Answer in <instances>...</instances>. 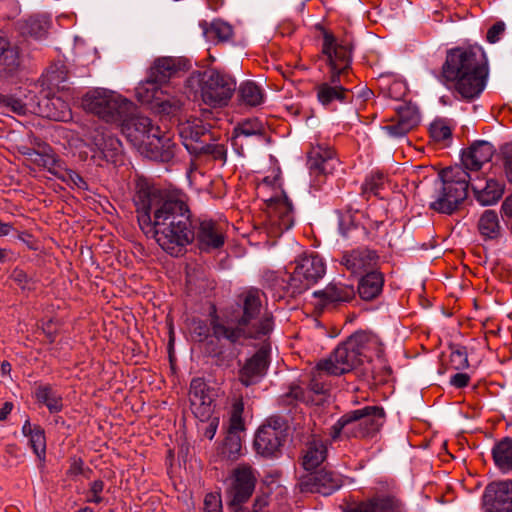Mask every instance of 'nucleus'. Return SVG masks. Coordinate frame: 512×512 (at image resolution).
Listing matches in <instances>:
<instances>
[{
  "label": "nucleus",
  "instance_id": "obj_47",
  "mask_svg": "<svg viewBox=\"0 0 512 512\" xmlns=\"http://www.w3.org/2000/svg\"><path fill=\"white\" fill-rule=\"evenodd\" d=\"M48 28L49 22L47 20L31 17L25 23L24 33L35 39H41L47 34Z\"/></svg>",
  "mask_w": 512,
  "mask_h": 512
},
{
  "label": "nucleus",
  "instance_id": "obj_45",
  "mask_svg": "<svg viewBox=\"0 0 512 512\" xmlns=\"http://www.w3.org/2000/svg\"><path fill=\"white\" fill-rule=\"evenodd\" d=\"M449 365L453 370H463L469 366L466 348L457 344L450 345Z\"/></svg>",
  "mask_w": 512,
  "mask_h": 512
},
{
  "label": "nucleus",
  "instance_id": "obj_32",
  "mask_svg": "<svg viewBox=\"0 0 512 512\" xmlns=\"http://www.w3.org/2000/svg\"><path fill=\"white\" fill-rule=\"evenodd\" d=\"M145 102L155 101L160 113L175 115L182 108L183 102L176 95H166L161 87H152L149 92V99Z\"/></svg>",
  "mask_w": 512,
  "mask_h": 512
},
{
  "label": "nucleus",
  "instance_id": "obj_4",
  "mask_svg": "<svg viewBox=\"0 0 512 512\" xmlns=\"http://www.w3.org/2000/svg\"><path fill=\"white\" fill-rule=\"evenodd\" d=\"M353 46L347 41L338 43L335 36L325 31L323 35L322 53L327 57L330 66V83H322L317 86V98L323 105H329L335 100L351 102L353 95L350 89L341 85L348 81L350 65L352 61Z\"/></svg>",
  "mask_w": 512,
  "mask_h": 512
},
{
  "label": "nucleus",
  "instance_id": "obj_14",
  "mask_svg": "<svg viewBox=\"0 0 512 512\" xmlns=\"http://www.w3.org/2000/svg\"><path fill=\"white\" fill-rule=\"evenodd\" d=\"M257 471L249 464L236 466L231 473V483L227 489L228 505L247 502L257 483Z\"/></svg>",
  "mask_w": 512,
  "mask_h": 512
},
{
  "label": "nucleus",
  "instance_id": "obj_28",
  "mask_svg": "<svg viewBox=\"0 0 512 512\" xmlns=\"http://www.w3.org/2000/svg\"><path fill=\"white\" fill-rule=\"evenodd\" d=\"M485 498L491 501V512H512V481L489 485Z\"/></svg>",
  "mask_w": 512,
  "mask_h": 512
},
{
  "label": "nucleus",
  "instance_id": "obj_7",
  "mask_svg": "<svg viewBox=\"0 0 512 512\" xmlns=\"http://www.w3.org/2000/svg\"><path fill=\"white\" fill-rule=\"evenodd\" d=\"M83 109L107 123H118L135 110V104L115 91L95 88L86 92L81 101Z\"/></svg>",
  "mask_w": 512,
  "mask_h": 512
},
{
  "label": "nucleus",
  "instance_id": "obj_20",
  "mask_svg": "<svg viewBox=\"0 0 512 512\" xmlns=\"http://www.w3.org/2000/svg\"><path fill=\"white\" fill-rule=\"evenodd\" d=\"M307 165L312 175L326 176L336 169L339 161L332 148L317 144L308 152Z\"/></svg>",
  "mask_w": 512,
  "mask_h": 512
},
{
  "label": "nucleus",
  "instance_id": "obj_2",
  "mask_svg": "<svg viewBox=\"0 0 512 512\" xmlns=\"http://www.w3.org/2000/svg\"><path fill=\"white\" fill-rule=\"evenodd\" d=\"M487 75L484 53L457 47L447 51L439 78L445 84L454 82L457 93L472 100L484 90Z\"/></svg>",
  "mask_w": 512,
  "mask_h": 512
},
{
  "label": "nucleus",
  "instance_id": "obj_46",
  "mask_svg": "<svg viewBox=\"0 0 512 512\" xmlns=\"http://www.w3.org/2000/svg\"><path fill=\"white\" fill-rule=\"evenodd\" d=\"M55 177L70 186H75L82 190H88V184L83 177L74 170L64 167V165H62L59 171L55 172Z\"/></svg>",
  "mask_w": 512,
  "mask_h": 512
},
{
  "label": "nucleus",
  "instance_id": "obj_9",
  "mask_svg": "<svg viewBox=\"0 0 512 512\" xmlns=\"http://www.w3.org/2000/svg\"><path fill=\"white\" fill-rule=\"evenodd\" d=\"M190 67L189 60L183 57L163 56L156 58L147 71L145 81L137 86V96L141 100H148L150 88L167 84L171 79L186 73Z\"/></svg>",
  "mask_w": 512,
  "mask_h": 512
},
{
  "label": "nucleus",
  "instance_id": "obj_63",
  "mask_svg": "<svg viewBox=\"0 0 512 512\" xmlns=\"http://www.w3.org/2000/svg\"><path fill=\"white\" fill-rule=\"evenodd\" d=\"M84 462L81 458H74L70 464L67 474L70 476H77L83 473Z\"/></svg>",
  "mask_w": 512,
  "mask_h": 512
},
{
  "label": "nucleus",
  "instance_id": "obj_53",
  "mask_svg": "<svg viewBox=\"0 0 512 512\" xmlns=\"http://www.w3.org/2000/svg\"><path fill=\"white\" fill-rule=\"evenodd\" d=\"M430 134L435 141H444L451 138L452 130L448 125L439 121L431 125Z\"/></svg>",
  "mask_w": 512,
  "mask_h": 512
},
{
  "label": "nucleus",
  "instance_id": "obj_39",
  "mask_svg": "<svg viewBox=\"0 0 512 512\" xmlns=\"http://www.w3.org/2000/svg\"><path fill=\"white\" fill-rule=\"evenodd\" d=\"M239 100L248 106H257L263 101L261 89L251 81L244 82L238 89Z\"/></svg>",
  "mask_w": 512,
  "mask_h": 512
},
{
  "label": "nucleus",
  "instance_id": "obj_29",
  "mask_svg": "<svg viewBox=\"0 0 512 512\" xmlns=\"http://www.w3.org/2000/svg\"><path fill=\"white\" fill-rule=\"evenodd\" d=\"M286 438L279 436L271 428H259L254 438V448L263 457H275L281 452Z\"/></svg>",
  "mask_w": 512,
  "mask_h": 512
},
{
  "label": "nucleus",
  "instance_id": "obj_51",
  "mask_svg": "<svg viewBox=\"0 0 512 512\" xmlns=\"http://www.w3.org/2000/svg\"><path fill=\"white\" fill-rule=\"evenodd\" d=\"M384 185V176L382 173H376L371 177L367 178L362 186V190L364 194L372 193L374 195H379L380 189Z\"/></svg>",
  "mask_w": 512,
  "mask_h": 512
},
{
  "label": "nucleus",
  "instance_id": "obj_18",
  "mask_svg": "<svg viewBox=\"0 0 512 512\" xmlns=\"http://www.w3.org/2000/svg\"><path fill=\"white\" fill-rule=\"evenodd\" d=\"M268 217L272 225L277 226L281 232L290 229L294 224L293 205L288 197L282 193L265 201Z\"/></svg>",
  "mask_w": 512,
  "mask_h": 512
},
{
  "label": "nucleus",
  "instance_id": "obj_61",
  "mask_svg": "<svg viewBox=\"0 0 512 512\" xmlns=\"http://www.w3.org/2000/svg\"><path fill=\"white\" fill-rule=\"evenodd\" d=\"M210 328L204 321H197L194 323L193 332L199 338V341H203L209 336Z\"/></svg>",
  "mask_w": 512,
  "mask_h": 512
},
{
  "label": "nucleus",
  "instance_id": "obj_13",
  "mask_svg": "<svg viewBox=\"0 0 512 512\" xmlns=\"http://www.w3.org/2000/svg\"><path fill=\"white\" fill-rule=\"evenodd\" d=\"M244 403L242 399L234 401L231 407L229 427L221 447V455L229 461H236L244 455L241 433L245 431L242 418Z\"/></svg>",
  "mask_w": 512,
  "mask_h": 512
},
{
  "label": "nucleus",
  "instance_id": "obj_22",
  "mask_svg": "<svg viewBox=\"0 0 512 512\" xmlns=\"http://www.w3.org/2000/svg\"><path fill=\"white\" fill-rule=\"evenodd\" d=\"M494 147L487 141H476L461 155L462 167L468 174L482 173V166L489 162L494 155Z\"/></svg>",
  "mask_w": 512,
  "mask_h": 512
},
{
  "label": "nucleus",
  "instance_id": "obj_30",
  "mask_svg": "<svg viewBox=\"0 0 512 512\" xmlns=\"http://www.w3.org/2000/svg\"><path fill=\"white\" fill-rule=\"evenodd\" d=\"M384 276L381 272L372 270L364 274L358 283V294L362 300L371 301L382 292Z\"/></svg>",
  "mask_w": 512,
  "mask_h": 512
},
{
  "label": "nucleus",
  "instance_id": "obj_3",
  "mask_svg": "<svg viewBox=\"0 0 512 512\" xmlns=\"http://www.w3.org/2000/svg\"><path fill=\"white\" fill-rule=\"evenodd\" d=\"M241 314L235 318L234 326H226L215 317L211 320L213 336L236 343L241 339H260L273 330L270 313L261 315L260 290L251 288L239 295Z\"/></svg>",
  "mask_w": 512,
  "mask_h": 512
},
{
  "label": "nucleus",
  "instance_id": "obj_62",
  "mask_svg": "<svg viewBox=\"0 0 512 512\" xmlns=\"http://www.w3.org/2000/svg\"><path fill=\"white\" fill-rule=\"evenodd\" d=\"M470 382V376L466 373H456L450 379V384L456 388H464Z\"/></svg>",
  "mask_w": 512,
  "mask_h": 512
},
{
  "label": "nucleus",
  "instance_id": "obj_27",
  "mask_svg": "<svg viewBox=\"0 0 512 512\" xmlns=\"http://www.w3.org/2000/svg\"><path fill=\"white\" fill-rule=\"evenodd\" d=\"M21 54L18 46L0 34V79H8L21 69Z\"/></svg>",
  "mask_w": 512,
  "mask_h": 512
},
{
  "label": "nucleus",
  "instance_id": "obj_23",
  "mask_svg": "<svg viewBox=\"0 0 512 512\" xmlns=\"http://www.w3.org/2000/svg\"><path fill=\"white\" fill-rule=\"evenodd\" d=\"M195 239L201 251L210 252L223 247L225 234L215 221L200 220L195 224Z\"/></svg>",
  "mask_w": 512,
  "mask_h": 512
},
{
  "label": "nucleus",
  "instance_id": "obj_56",
  "mask_svg": "<svg viewBox=\"0 0 512 512\" xmlns=\"http://www.w3.org/2000/svg\"><path fill=\"white\" fill-rule=\"evenodd\" d=\"M502 154L507 179L512 183V144H506L503 147Z\"/></svg>",
  "mask_w": 512,
  "mask_h": 512
},
{
  "label": "nucleus",
  "instance_id": "obj_33",
  "mask_svg": "<svg viewBox=\"0 0 512 512\" xmlns=\"http://www.w3.org/2000/svg\"><path fill=\"white\" fill-rule=\"evenodd\" d=\"M477 229L483 240H498L502 236V226L494 210H485L480 216Z\"/></svg>",
  "mask_w": 512,
  "mask_h": 512
},
{
  "label": "nucleus",
  "instance_id": "obj_43",
  "mask_svg": "<svg viewBox=\"0 0 512 512\" xmlns=\"http://www.w3.org/2000/svg\"><path fill=\"white\" fill-rule=\"evenodd\" d=\"M397 118L409 128H415L420 122L419 111L416 106L403 104L397 108Z\"/></svg>",
  "mask_w": 512,
  "mask_h": 512
},
{
  "label": "nucleus",
  "instance_id": "obj_55",
  "mask_svg": "<svg viewBox=\"0 0 512 512\" xmlns=\"http://www.w3.org/2000/svg\"><path fill=\"white\" fill-rule=\"evenodd\" d=\"M506 29L503 21H497L487 31L486 39L489 43H496Z\"/></svg>",
  "mask_w": 512,
  "mask_h": 512
},
{
  "label": "nucleus",
  "instance_id": "obj_37",
  "mask_svg": "<svg viewBox=\"0 0 512 512\" xmlns=\"http://www.w3.org/2000/svg\"><path fill=\"white\" fill-rule=\"evenodd\" d=\"M494 462L502 471H512V439L504 438L492 450Z\"/></svg>",
  "mask_w": 512,
  "mask_h": 512
},
{
  "label": "nucleus",
  "instance_id": "obj_36",
  "mask_svg": "<svg viewBox=\"0 0 512 512\" xmlns=\"http://www.w3.org/2000/svg\"><path fill=\"white\" fill-rule=\"evenodd\" d=\"M189 400L192 406H198L203 409V413L210 411L212 398L209 394V388L202 378H194L190 383Z\"/></svg>",
  "mask_w": 512,
  "mask_h": 512
},
{
  "label": "nucleus",
  "instance_id": "obj_64",
  "mask_svg": "<svg viewBox=\"0 0 512 512\" xmlns=\"http://www.w3.org/2000/svg\"><path fill=\"white\" fill-rule=\"evenodd\" d=\"M53 321L52 319L43 323L42 330L48 340L49 343H53L56 338V331L52 329Z\"/></svg>",
  "mask_w": 512,
  "mask_h": 512
},
{
  "label": "nucleus",
  "instance_id": "obj_54",
  "mask_svg": "<svg viewBox=\"0 0 512 512\" xmlns=\"http://www.w3.org/2000/svg\"><path fill=\"white\" fill-rule=\"evenodd\" d=\"M285 397L305 403L314 402V400L310 398L309 392L297 385L291 386L289 392L285 394Z\"/></svg>",
  "mask_w": 512,
  "mask_h": 512
},
{
  "label": "nucleus",
  "instance_id": "obj_16",
  "mask_svg": "<svg viewBox=\"0 0 512 512\" xmlns=\"http://www.w3.org/2000/svg\"><path fill=\"white\" fill-rule=\"evenodd\" d=\"M118 123L125 137L138 148L160 133V127L154 126L150 118L137 115L136 109L129 116L121 118Z\"/></svg>",
  "mask_w": 512,
  "mask_h": 512
},
{
  "label": "nucleus",
  "instance_id": "obj_49",
  "mask_svg": "<svg viewBox=\"0 0 512 512\" xmlns=\"http://www.w3.org/2000/svg\"><path fill=\"white\" fill-rule=\"evenodd\" d=\"M202 155H211L214 160H219L225 163L227 159V149L223 144L208 141L204 145V149L201 150V156Z\"/></svg>",
  "mask_w": 512,
  "mask_h": 512
},
{
  "label": "nucleus",
  "instance_id": "obj_10",
  "mask_svg": "<svg viewBox=\"0 0 512 512\" xmlns=\"http://www.w3.org/2000/svg\"><path fill=\"white\" fill-rule=\"evenodd\" d=\"M235 90V80L216 70L204 73L200 81L201 99L204 104L213 108L226 106Z\"/></svg>",
  "mask_w": 512,
  "mask_h": 512
},
{
  "label": "nucleus",
  "instance_id": "obj_6",
  "mask_svg": "<svg viewBox=\"0 0 512 512\" xmlns=\"http://www.w3.org/2000/svg\"><path fill=\"white\" fill-rule=\"evenodd\" d=\"M378 340L365 331H357L340 343L325 359L319 361V369H325L328 375L340 376L356 369L365 357V352Z\"/></svg>",
  "mask_w": 512,
  "mask_h": 512
},
{
  "label": "nucleus",
  "instance_id": "obj_12",
  "mask_svg": "<svg viewBox=\"0 0 512 512\" xmlns=\"http://www.w3.org/2000/svg\"><path fill=\"white\" fill-rule=\"evenodd\" d=\"M342 485V476L331 468L323 466L301 474L296 487L301 493H318L329 496L340 489Z\"/></svg>",
  "mask_w": 512,
  "mask_h": 512
},
{
  "label": "nucleus",
  "instance_id": "obj_52",
  "mask_svg": "<svg viewBox=\"0 0 512 512\" xmlns=\"http://www.w3.org/2000/svg\"><path fill=\"white\" fill-rule=\"evenodd\" d=\"M271 428L277 432L279 436L286 438V431L288 429L287 421L281 416H271L266 420V423L261 428Z\"/></svg>",
  "mask_w": 512,
  "mask_h": 512
},
{
  "label": "nucleus",
  "instance_id": "obj_17",
  "mask_svg": "<svg viewBox=\"0 0 512 512\" xmlns=\"http://www.w3.org/2000/svg\"><path fill=\"white\" fill-rule=\"evenodd\" d=\"M356 290L352 284L332 281L324 289L313 292V297L319 299V305L338 307L355 299Z\"/></svg>",
  "mask_w": 512,
  "mask_h": 512
},
{
  "label": "nucleus",
  "instance_id": "obj_60",
  "mask_svg": "<svg viewBox=\"0 0 512 512\" xmlns=\"http://www.w3.org/2000/svg\"><path fill=\"white\" fill-rule=\"evenodd\" d=\"M5 105L9 107L13 112L19 115H23L26 113V106L20 99L8 97L5 100Z\"/></svg>",
  "mask_w": 512,
  "mask_h": 512
},
{
  "label": "nucleus",
  "instance_id": "obj_34",
  "mask_svg": "<svg viewBox=\"0 0 512 512\" xmlns=\"http://www.w3.org/2000/svg\"><path fill=\"white\" fill-rule=\"evenodd\" d=\"M25 154L30 157L34 164L47 169L54 176L55 172L59 171L63 165V162L53 153V150L48 145H44L42 150L39 151L30 149Z\"/></svg>",
  "mask_w": 512,
  "mask_h": 512
},
{
  "label": "nucleus",
  "instance_id": "obj_44",
  "mask_svg": "<svg viewBox=\"0 0 512 512\" xmlns=\"http://www.w3.org/2000/svg\"><path fill=\"white\" fill-rule=\"evenodd\" d=\"M48 106L51 105L55 108V111H50L47 117L55 121H68L71 119V110L69 105L63 101L60 97H52L48 100Z\"/></svg>",
  "mask_w": 512,
  "mask_h": 512
},
{
  "label": "nucleus",
  "instance_id": "obj_41",
  "mask_svg": "<svg viewBox=\"0 0 512 512\" xmlns=\"http://www.w3.org/2000/svg\"><path fill=\"white\" fill-rule=\"evenodd\" d=\"M204 34L209 40L227 42L231 40L233 36V28L228 23L217 20L213 21L208 28L204 29Z\"/></svg>",
  "mask_w": 512,
  "mask_h": 512
},
{
  "label": "nucleus",
  "instance_id": "obj_31",
  "mask_svg": "<svg viewBox=\"0 0 512 512\" xmlns=\"http://www.w3.org/2000/svg\"><path fill=\"white\" fill-rule=\"evenodd\" d=\"M327 457V447L321 439L313 437L306 444L302 457V466L305 472L321 468Z\"/></svg>",
  "mask_w": 512,
  "mask_h": 512
},
{
  "label": "nucleus",
  "instance_id": "obj_35",
  "mask_svg": "<svg viewBox=\"0 0 512 512\" xmlns=\"http://www.w3.org/2000/svg\"><path fill=\"white\" fill-rule=\"evenodd\" d=\"M395 501L392 497H374L353 506L346 507L344 512H394Z\"/></svg>",
  "mask_w": 512,
  "mask_h": 512
},
{
  "label": "nucleus",
  "instance_id": "obj_1",
  "mask_svg": "<svg viewBox=\"0 0 512 512\" xmlns=\"http://www.w3.org/2000/svg\"><path fill=\"white\" fill-rule=\"evenodd\" d=\"M133 203L141 230L173 257L186 253L195 240V223L185 194L161 189L148 179L135 182Z\"/></svg>",
  "mask_w": 512,
  "mask_h": 512
},
{
  "label": "nucleus",
  "instance_id": "obj_50",
  "mask_svg": "<svg viewBox=\"0 0 512 512\" xmlns=\"http://www.w3.org/2000/svg\"><path fill=\"white\" fill-rule=\"evenodd\" d=\"M68 79V70L62 63L52 65L48 70V80L51 84L60 85Z\"/></svg>",
  "mask_w": 512,
  "mask_h": 512
},
{
  "label": "nucleus",
  "instance_id": "obj_25",
  "mask_svg": "<svg viewBox=\"0 0 512 512\" xmlns=\"http://www.w3.org/2000/svg\"><path fill=\"white\" fill-rule=\"evenodd\" d=\"M88 140L102 154L106 161L111 163L118 162L122 153V145L118 138L102 128H95L89 132Z\"/></svg>",
  "mask_w": 512,
  "mask_h": 512
},
{
  "label": "nucleus",
  "instance_id": "obj_38",
  "mask_svg": "<svg viewBox=\"0 0 512 512\" xmlns=\"http://www.w3.org/2000/svg\"><path fill=\"white\" fill-rule=\"evenodd\" d=\"M38 402L44 404L50 413H58L63 408L62 397L50 385L39 386L35 391Z\"/></svg>",
  "mask_w": 512,
  "mask_h": 512
},
{
  "label": "nucleus",
  "instance_id": "obj_40",
  "mask_svg": "<svg viewBox=\"0 0 512 512\" xmlns=\"http://www.w3.org/2000/svg\"><path fill=\"white\" fill-rule=\"evenodd\" d=\"M234 139H238L241 136H259L262 137L265 134L264 124L257 118L244 120L234 128L233 131Z\"/></svg>",
  "mask_w": 512,
  "mask_h": 512
},
{
  "label": "nucleus",
  "instance_id": "obj_15",
  "mask_svg": "<svg viewBox=\"0 0 512 512\" xmlns=\"http://www.w3.org/2000/svg\"><path fill=\"white\" fill-rule=\"evenodd\" d=\"M177 131L184 147L195 157L201 156V150L208 141H215L211 126L198 118L180 122Z\"/></svg>",
  "mask_w": 512,
  "mask_h": 512
},
{
  "label": "nucleus",
  "instance_id": "obj_26",
  "mask_svg": "<svg viewBox=\"0 0 512 512\" xmlns=\"http://www.w3.org/2000/svg\"><path fill=\"white\" fill-rule=\"evenodd\" d=\"M175 143L166 134L158 133L148 140L140 149L149 159L157 162L168 163L175 156Z\"/></svg>",
  "mask_w": 512,
  "mask_h": 512
},
{
  "label": "nucleus",
  "instance_id": "obj_21",
  "mask_svg": "<svg viewBox=\"0 0 512 512\" xmlns=\"http://www.w3.org/2000/svg\"><path fill=\"white\" fill-rule=\"evenodd\" d=\"M378 260L376 251L359 248L343 253L340 263L352 274L361 275L375 270Z\"/></svg>",
  "mask_w": 512,
  "mask_h": 512
},
{
  "label": "nucleus",
  "instance_id": "obj_59",
  "mask_svg": "<svg viewBox=\"0 0 512 512\" xmlns=\"http://www.w3.org/2000/svg\"><path fill=\"white\" fill-rule=\"evenodd\" d=\"M11 279L21 288L25 289L29 282L27 273L22 269H14L11 274Z\"/></svg>",
  "mask_w": 512,
  "mask_h": 512
},
{
  "label": "nucleus",
  "instance_id": "obj_58",
  "mask_svg": "<svg viewBox=\"0 0 512 512\" xmlns=\"http://www.w3.org/2000/svg\"><path fill=\"white\" fill-rule=\"evenodd\" d=\"M221 500L217 495L207 494L204 499V508L206 512H220Z\"/></svg>",
  "mask_w": 512,
  "mask_h": 512
},
{
  "label": "nucleus",
  "instance_id": "obj_11",
  "mask_svg": "<svg viewBox=\"0 0 512 512\" xmlns=\"http://www.w3.org/2000/svg\"><path fill=\"white\" fill-rule=\"evenodd\" d=\"M323 259L317 254L305 255L296 261L287 283L292 294H301L316 284L325 275Z\"/></svg>",
  "mask_w": 512,
  "mask_h": 512
},
{
  "label": "nucleus",
  "instance_id": "obj_57",
  "mask_svg": "<svg viewBox=\"0 0 512 512\" xmlns=\"http://www.w3.org/2000/svg\"><path fill=\"white\" fill-rule=\"evenodd\" d=\"M384 130H386L388 134L393 137H403L412 129L409 128L407 125L404 126V123L399 121V119L397 118V122L395 124L385 126Z\"/></svg>",
  "mask_w": 512,
  "mask_h": 512
},
{
  "label": "nucleus",
  "instance_id": "obj_8",
  "mask_svg": "<svg viewBox=\"0 0 512 512\" xmlns=\"http://www.w3.org/2000/svg\"><path fill=\"white\" fill-rule=\"evenodd\" d=\"M439 178L442 183L440 195L430 204V208L450 215L466 199L468 188H471V174L462 166L456 165L442 169Z\"/></svg>",
  "mask_w": 512,
  "mask_h": 512
},
{
  "label": "nucleus",
  "instance_id": "obj_19",
  "mask_svg": "<svg viewBox=\"0 0 512 512\" xmlns=\"http://www.w3.org/2000/svg\"><path fill=\"white\" fill-rule=\"evenodd\" d=\"M269 352V347L262 346L251 358L246 360L239 371V381L243 385H254L264 377L269 366Z\"/></svg>",
  "mask_w": 512,
  "mask_h": 512
},
{
  "label": "nucleus",
  "instance_id": "obj_42",
  "mask_svg": "<svg viewBox=\"0 0 512 512\" xmlns=\"http://www.w3.org/2000/svg\"><path fill=\"white\" fill-rule=\"evenodd\" d=\"M329 376L325 369H319V362L311 372V380L308 387L309 393L326 395L330 391V384L324 379Z\"/></svg>",
  "mask_w": 512,
  "mask_h": 512
},
{
  "label": "nucleus",
  "instance_id": "obj_24",
  "mask_svg": "<svg viewBox=\"0 0 512 512\" xmlns=\"http://www.w3.org/2000/svg\"><path fill=\"white\" fill-rule=\"evenodd\" d=\"M471 174V190L483 206L496 203L503 195V184L495 179H486L483 173Z\"/></svg>",
  "mask_w": 512,
  "mask_h": 512
},
{
  "label": "nucleus",
  "instance_id": "obj_5",
  "mask_svg": "<svg viewBox=\"0 0 512 512\" xmlns=\"http://www.w3.org/2000/svg\"><path fill=\"white\" fill-rule=\"evenodd\" d=\"M386 413L383 407L368 405L343 414L331 426L329 435L333 442L342 439H373L385 423Z\"/></svg>",
  "mask_w": 512,
  "mask_h": 512
},
{
  "label": "nucleus",
  "instance_id": "obj_48",
  "mask_svg": "<svg viewBox=\"0 0 512 512\" xmlns=\"http://www.w3.org/2000/svg\"><path fill=\"white\" fill-rule=\"evenodd\" d=\"M30 436V444L33 448L34 453L41 458L45 455L46 450V442L44 431L39 427H35L33 432H31Z\"/></svg>",
  "mask_w": 512,
  "mask_h": 512
}]
</instances>
